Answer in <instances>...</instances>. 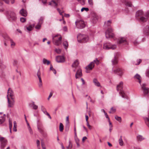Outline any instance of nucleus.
Segmentation results:
<instances>
[{"label":"nucleus","mask_w":149,"mask_h":149,"mask_svg":"<svg viewBox=\"0 0 149 149\" xmlns=\"http://www.w3.org/2000/svg\"><path fill=\"white\" fill-rule=\"evenodd\" d=\"M123 83L120 82L119 84L117 86V90L118 91H119V94L121 97L124 98H127V96L125 92L123 91Z\"/></svg>","instance_id":"1"},{"label":"nucleus","mask_w":149,"mask_h":149,"mask_svg":"<svg viewBox=\"0 0 149 149\" xmlns=\"http://www.w3.org/2000/svg\"><path fill=\"white\" fill-rule=\"evenodd\" d=\"M143 15V12L142 10H139L136 13V18L139 19L142 22H145L147 21V19L142 16Z\"/></svg>","instance_id":"2"},{"label":"nucleus","mask_w":149,"mask_h":149,"mask_svg":"<svg viewBox=\"0 0 149 149\" xmlns=\"http://www.w3.org/2000/svg\"><path fill=\"white\" fill-rule=\"evenodd\" d=\"M77 38L78 42L80 43L86 42L89 40L88 36L86 35H82L81 34L78 35L77 36Z\"/></svg>","instance_id":"3"},{"label":"nucleus","mask_w":149,"mask_h":149,"mask_svg":"<svg viewBox=\"0 0 149 149\" xmlns=\"http://www.w3.org/2000/svg\"><path fill=\"white\" fill-rule=\"evenodd\" d=\"M7 17L10 20L15 21L17 19L16 14L13 11L9 10L7 12Z\"/></svg>","instance_id":"4"},{"label":"nucleus","mask_w":149,"mask_h":149,"mask_svg":"<svg viewBox=\"0 0 149 149\" xmlns=\"http://www.w3.org/2000/svg\"><path fill=\"white\" fill-rule=\"evenodd\" d=\"M100 63V61L98 60L97 58H96L93 61L91 62L86 67L87 70H91L94 67L95 64L97 65H98Z\"/></svg>","instance_id":"5"},{"label":"nucleus","mask_w":149,"mask_h":149,"mask_svg":"<svg viewBox=\"0 0 149 149\" xmlns=\"http://www.w3.org/2000/svg\"><path fill=\"white\" fill-rule=\"evenodd\" d=\"M116 48V45H112L110 43H108L104 44V45L103 48L106 49H114Z\"/></svg>","instance_id":"6"},{"label":"nucleus","mask_w":149,"mask_h":149,"mask_svg":"<svg viewBox=\"0 0 149 149\" xmlns=\"http://www.w3.org/2000/svg\"><path fill=\"white\" fill-rule=\"evenodd\" d=\"M105 36L107 38H113L114 34L113 33L112 29L111 28L108 29L105 32Z\"/></svg>","instance_id":"7"},{"label":"nucleus","mask_w":149,"mask_h":149,"mask_svg":"<svg viewBox=\"0 0 149 149\" xmlns=\"http://www.w3.org/2000/svg\"><path fill=\"white\" fill-rule=\"evenodd\" d=\"M76 25L78 28L82 29L85 26L84 22L82 20H78L75 22Z\"/></svg>","instance_id":"8"},{"label":"nucleus","mask_w":149,"mask_h":149,"mask_svg":"<svg viewBox=\"0 0 149 149\" xmlns=\"http://www.w3.org/2000/svg\"><path fill=\"white\" fill-rule=\"evenodd\" d=\"M141 89L145 96L147 95L149 93V88L146 87V84H145L141 85Z\"/></svg>","instance_id":"9"},{"label":"nucleus","mask_w":149,"mask_h":149,"mask_svg":"<svg viewBox=\"0 0 149 149\" xmlns=\"http://www.w3.org/2000/svg\"><path fill=\"white\" fill-rule=\"evenodd\" d=\"M0 142L1 143V148L3 149L7 144V141L3 137H0Z\"/></svg>","instance_id":"10"},{"label":"nucleus","mask_w":149,"mask_h":149,"mask_svg":"<svg viewBox=\"0 0 149 149\" xmlns=\"http://www.w3.org/2000/svg\"><path fill=\"white\" fill-rule=\"evenodd\" d=\"M65 58L63 56H58L56 57V60L58 63H63L65 61Z\"/></svg>","instance_id":"11"},{"label":"nucleus","mask_w":149,"mask_h":149,"mask_svg":"<svg viewBox=\"0 0 149 149\" xmlns=\"http://www.w3.org/2000/svg\"><path fill=\"white\" fill-rule=\"evenodd\" d=\"M112 71L114 73H117L118 75L121 76L123 74V72L122 70L119 67H116V69L112 68Z\"/></svg>","instance_id":"12"},{"label":"nucleus","mask_w":149,"mask_h":149,"mask_svg":"<svg viewBox=\"0 0 149 149\" xmlns=\"http://www.w3.org/2000/svg\"><path fill=\"white\" fill-rule=\"evenodd\" d=\"M57 36V35L55 36L53 38V41L54 43V44L57 45H59L61 42L62 38L61 37H59L58 40H55V38Z\"/></svg>","instance_id":"13"},{"label":"nucleus","mask_w":149,"mask_h":149,"mask_svg":"<svg viewBox=\"0 0 149 149\" xmlns=\"http://www.w3.org/2000/svg\"><path fill=\"white\" fill-rule=\"evenodd\" d=\"M41 72L40 69H39L38 71L37 72V75L38 76V78L39 80V83L38 84L39 86L40 87H41L42 86V83L41 80Z\"/></svg>","instance_id":"14"},{"label":"nucleus","mask_w":149,"mask_h":149,"mask_svg":"<svg viewBox=\"0 0 149 149\" xmlns=\"http://www.w3.org/2000/svg\"><path fill=\"white\" fill-rule=\"evenodd\" d=\"M8 107H13L15 101L11 99L12 100H10L9 98L8 97Z\"/></svg>","instance_id":"15"},{"label":"nucleus","mask_w":149,"mask_h":149,"mask_svg":"<svg viewBox=\"0 0 149 149\" xmlns=\"http://www.w3.org/2000/svg\"><path fill=\"white\" fill-rule=\"evenodd\" d=\"M82 71L81 69H79L77 70V72L75 74V77L76 79L79 78L82 76Z\"/></svg>","instance_id":"16"},{"label":"nucleus","mask_w":149,"mask_h":149,"mask_svg":"<svg viewBox=\"0 0 149 149\" xmlns=\"http://www.w3.org/2000/svg\"><path fill=\"white\" fill-rule=\"evenodd\" d=\"M8 94L7 96L8 97V95L10 97L11 99H13L14 93L13 91L10 88H9L8 90Z\"/></svg>","instance_id":"17"},{"label":"nucleus","mask_w":149,"mask_h":149,"mask_svg":"<svg viewBox=\"0 0 149 149\" xmlns=\"http://www.w3.org/2000/svg\"><path fill=\"white\" fill-rule=\"evenodd\" d=\"M118 44L124 43L125 44H127V42L126 39L125 38H121L119 40H118Z\"/></svg>","instance_id":"18"},{"label":"nucleus","mask_w":149,"mask_h":149,"mask_svg":"<svg viewBox=\"0 0 149 149\" xmlns=\"http://www.w3.org/2000/svg\"><path fill=\"white\" fill-rule=\"evenodd\" d=\"M111 62L113 65H116L118 63V58L115 55H114V58L112 59Z\"/></svg>","instance_id":"19"},{"label":"nucleus","mask_w":149,"mask_h":149,"mask_svg":"<svg viewBox=\"0 0 149 149\" xmlns=\"http://www.w3.org/2000/svg\"><path fill=\"white\" fill-rule=\"evenodd\" d=\"M143 32L147 35H149V26H146L145 27Z\"/></svg>","instance_id":"20"},{"label":"nucleus","mask_w":149,"mask_h":149,"mask_svg":"<svg viewBox=\"0 0 149 149\" xmlns=\"http://www.w3.org/2000/svg\"><path fill=\"white\" fill-rule=\"evenodd\" d=\"M19 13L22 15L24 17H26L27 15L26 11L24 9H22L19 11Z\"/></svg>","instance_id":"21"},{"label":"nucleus","mask_w":149,"mask_h":149,"mask_svg":"<svg viewBox=\"0 0 149 149\" xmlns=\"http://www.w3.org/2000/svg\"><path fill=\"white\" fill-rule=\"evenodd\" d=\"M58 4L54 0H52L49 3V5L53 6L55 7L57 6Z\"/></svg>","instance_id":"22"},{"label":"nucleus","mask_w":149,"mask_h":149,"mask_svg":"<svg viewBox=\"0 0 149 149\" xmlns=\"http://www.w3.org/2000/svg\"><path fill=\"white\" fill-rule=\"evenodd\" d=\"M143 119L146 125L149 127V118L147 117H143Z\"/></svg>","instance_id":"23"},{"label":"nucleus","mask_w":149,"mask_h":149,"mask_svg":"<svg viewBox=\"0 0 149 149\" xmlns=\"http://www.w3.org/2000/svg\"><path fill=\"white\" fill-rule=\"evenodd\" d=\"M134 78L138 80V82L139 83L141 84V77L138 74H136L134 76Z\"/></svg>","instance_id":"24"},{"label":"nucleus","mask_w":149,"mask_h":149,"mask_svg":"<svg viewBox=\"0 0 149 149\" xmlns=\"http://www.w3.org/2000/svg\"><path fill=\"white\" fill-rule=\"evenodd\" d=\"M93 82L94 83L95 85L98 87L100 86V83L96 79H94L93 80Z\"/></svg>","instance_id":"25"},{"label":"nucleus","mask_w":149,"mask_h":149,"mask_svg":"<svg viewBox=\"0 0 149 149\" xmlns=\"http://www.w3.org/2000/svg\"><path fill=\"white\" fill-rule=\"evenodd\" d=\"M118 142L119 145L121 146H122L123 145V141L122 139V136H120V138L118 140Z\"/></svg>","instance_id":"26"},{"label":"nucleus","mask_w":149,"mask_h":149,"mask_svg":"<svg viewBox=\"0 0 149 149\" xmlns=\"http://www.w3.org/2000/svg\"><path fill=\"white\" fill-rule=\"evenodd\" d=\"M79 64V62L77 60H76L74 61L72 64V67H76L78 66Z\"/></svg>","instance_id":"27"},{"label":"nucleus","mask_w":149,"mask_h":149,"mask_svg":"<svg viewBox=\"0 0 149 149\" xmlns=\"http://www.w3.org/2000/svg\"><path fill=\"white\" fill-rule=\"evenodd\" d=\"M137 139L138 141H141L144 139L142 136L139 135L137 136Z\"/></svg>","instance_id":"28"},{"label":"nucleus","mask_w":149,"mask_h":149,"mask_svg":"<svg viewBox=\"0 0 149 149\" xmlns=\"http://www.w3.org/2000/svg\"><path fill=\"white\" fill-rule=\"evenodd\" d=\"M111 22L110 20H108L107 21L105 22L104 23V25L105 26L108 27L111 25Z\"/></svg>","instance_id":"29"},{"label":"nucleus","mask_w":149,"mask_h":149,"mask_svg":"<svg viewBox=\"0 0 149 149\" xmlns=\"http://www.w3.org/2000/svg\"><path fill=\"white\" fill-rule=\"evenodd\" d=\"M43 63L44 64H47L48 65L50 63V62L46 59L44 58L43 60Z\"/></svg>","instance_id":"30"},{"label":"nucleus","mask_w":149,"mask_h":149,"mask_svg":"<svg viewBox=\"0 0 149 149\" xmlns=\"http://www.w3.org/2000/svg\"><path fill=\"white\" fill-rule=\"evenodd\" d=\"M13 123H14V127H13V131L14 132H16L17 131V125L16 122L15 121H14L13 122Z\"/></svg>","instance_id":"31"},{"label":"nucleus","mask_w":149,"mask_h":149,"mask_svg":"<svg viewBox=\"0 0 149 149\" xmlns=\"http://www.w3.org/2000/svg\"><path fill=\"white\" fill-rule=\"evenodd\" d=\"M41 110L45 114L47 113L46 108L43 106H41Z\"/></svg>","instance_id":"32"},{"label":"nucleus","mask_w":149,"mask_h":149,"mask_svg":"<svg viewBox=\"0 0 149 149\" xmlns=\"http://www.w3.org/2000/svg\"><path fill=\"white\" fill-rule=\"evenodd\" d=\"M5 121V117L4 116L0 117V125L1 124Z\"/></svg>","instance_id":"33"},{"label":"nucleus","mask_w":149,"mask_h":149,"mask_svg":"<svg viewBox=\"0 0 149 149\" xmlns=\"http://www.w3.org/2000/svg\"><path fill=\"white\" fill-rule=\"evenodd\" d=\"M63 45L65 49H66L68 47V42L67 41H65L63 43Z\"/></svg>","instance_id":"34"},{"label":"nucleus","mask_w":149,"mask_h":149,"mask_svg":"<svg viewBox=\"0 0 149 149\" xmlns=\"http://www.w3.org/2000/svg\"><path fill=\"white\" fill-rule=\"evenodd\" d=\"M9 127L10 128V133H11V129L12 127V122L10 120H9Z\"/></svg>","instance_id":"35"},{"label":"nucleus","mask_w":149,"mask_h":149,"mask_svg":"<svg viewBox=\"0 0 149 149\" xmlns=\"http://www.w3.org/2000/svg\"><path fill=\"white\" fill-rule=\"evenodd\" d=\"M63 130V125L61 123H60L59 130L60 132H62Z\"/></svg>","instance_id":"36"},{"label":"nucleus","mask_w":149,"mask_h":149,"mask_svg":"<svg viewBox=\"0 0 149 149\" xmlns=\"http://www.w3.org/2000/svg\"><path fill=\"white\" fill-rule=\"evenodd\" d=\"M115 119L118 122H121V117L118 116H115Z\"/></svg>","instance_id":"37"},{"label":"nucleus","mask_w":149,"mask_h":149,"mask_svg":"<svg viewBox=\"0 0 149 149\" xmlns=\"http://www.w3.org/2000/svg\"><path fill=\"white\" fill-rule=\"evenodd\" d=\"M72 145L70 141H69V145L68 146L66 147L67 149H71L72 148Z\"/></svg>","instance_id":"38"},{"label":"nucleus","mask_w":149,"mask_h":149,"mask_svg":"<svg viewBox=\"0 0 149 149\" xmlns=\"http://www.w3.org/2000/svg\"><path fill=\"white\" fill-rule=\"evenodd\" d=\"M32 106L33 108L34 109H38V106L34 104V102H33L32 103Z\"/></svg>","instance_id":"39"},{"label":"nucleus","mask_w":149,"mask_h":149,"mask_svg":"<svg viewBox=\"0 0 149 149\" xmlns=\"http://www.w3.org/2000/svg\"><path fill=\"white\" fill-rule=\"evenodd\" d=\"M44 18L43 17H41L39 20L38 23L42 24L43 22Z\"/></svg>","instance_id":"40"},{"label":"nucleus","mask_w":149,"mask_h":149,"mask_svg":"<svg viewBox=\"0 0 149 149\" xmlns=\"http://www.w3.org/2000/svg\"><path fill=\"white\" fill-rule=\"evenodd\" d=\"M41 24L38 23V24L35 26V28L39 30L40 29Z\"/></svg>","instance_id":"41"},{"label":"nucleus","mask_w":149,"mask_h":149,"mask_svg":"<svg viewBox=\"0 0 149 149\" xmlns=\"http://www.w3.org/2000/svg\"><path fill=\"white\" fill-rule=\"evenodd\" d=\"M141 61H141V59H137L136 61V63H135L134 64H135V65H139L141 62Z\"/></svg>","instance_id":"42"},{"label":"nucleus","mask_w":149,"mask_h":149,"mask_svg":"<svg viewBox=\"0 0 149 149\" xmlns=\"http://www.w3.org/2000/svg\"><path fill=\"white\" fill-rule=\"evenodd\" d=\"M82 5H84L85 4V0H77Z\"/></svg>","instance_id":"43"},{"label":"nucleus","mask_w":149,"mask_h":149,"mask_svg":"<svg viewBox=\"0 0 149 149\" xmlns=\"http://www.w3.org/2000/svg\"><path fill=\"white\" fill-rule=\"evenodd\" d=\"M0 67L2 68H4L6 67V66L3 64V62L1 60H0Z\"/></svg>","instance_id":"44"},{"label":"nucleus","mask_w":149,"mask_h":149,"mask_svg":"<svg viewBox=\"0 0 149 149\" xmlns=\"http://www.w3.org/2000/svg\"><path fill=\"white\" fill-rule=\"evenodd\" d=\"M88 3L91 6H92L93 4V0H88Z\"/></svg>","instance_id":"45"},{"label":"nucleus","mask_w":149,"mask_h":149,"mask_svg":"<svg viewBox=\"0 0 149 149\" xmlns=\"http://www.w3.org/2000/svg\"><path fill=\"white\" fill-rule=\"evenodd\" d=\"M33 28V26L31 25H30L29 26L26 27V29L29 31H31Z\"/></svg>","instance_id":"46"},{"label":"nucleus","mask_w":149,"mask_h":149,"mask_svg":"<svg viewBox=\"0 0 149 149\" xmlns=\"http://www.w3.org/2000/svg\"><path fill=\"white\" fill-rule=\"evenodd\" d=\"M85 10L86 11H88L89 10V9L87 8H82L81 9V11L83 12L84 10Z\"/></svg>","instance_id":"47"},{"label":"nucleus","mask_w":149,"mask_h":149,"mask_svg":"<svg viewBox=\"0 0 149 149\" xmlns=\"http://www.w3.org/2000/svg\"><path fill=\"white\" fill-rule=\"evenodd\" d=\"M125 5L129 7H131L132 6V3L130 2H125Z\"/></svg>","instance_id":"48"},{"label":"nucleus","mask_w":149,"mask_h":149,"mask_svg":"<svg viewBox=\"0 0 149 149\" xmlns=\"http://www.w3.org/2000/svg\"><path fill=\"white\" fill-rule=\"evenodd\" d=\"M74 139L76 143L79 142V140L78 138L77 135L74 136Z\"/></svg>","instance_id":"49"},{"label":"nucleus","mask_w":149,"mask_h":149,"mask_svg":"<svg viewBox=\"0 0 149 149\" xmlns=\"http://www.w3.org/2000/svg\"><path fill=\"white\" fill-rule=\"evenodd\" d=\"M17 61L16 60H14L13 62V64L14 66H16L17 65Z\"/></svg>","instance_id":"50"},{"label":"nucleus","mask_w":149,"mask_h":149,"mask_svg":"<svg viewBox=\"0 0 149 149\" xmlns=\"http://www.w3.org/2000/svg\"><path fill=\"white\" fill-rule=\"evenodd\" d=\"M20 20L21 22H24L26 21V19L24 17H21L20 19Z\"/></svg>","instance_id":"51"},{"label":"nucleus","mask_w":149,"mask_h":149,"mask_svg":"<svg viewBox=\"0 0 149 149\" xmlns=\"http://www.w3.org/2000/svg\"><path fill=\"white\" fill-rule=\"evenodd\" d=\"M56 52L58 54H59L61 52V50L60 49H55Z\"/></svg>","instance_id":"52"},{"label":"nucleus","mask_w":149,"mask_h":149,"mask_svg":"<svg viewBox=\"0 0 149 149\" xmlns=\"http://www.w3.org/2000/svg\"><path fill=\"white\" fill-rule=\"evenodd\" d=\"M28 129L30 132V133L31 134H33V132L30 126H29V127H28Z\"/></svg>","instance_id":"53"},{"label":"nucleus","mask_w":149,"mask_h":149,"mask_svg":"<svg viewBox=\"0 0 149 149\" xmlns=\"http://www.w3.org/2000/svg\"><path fill=\"white\" fill-rule=\"evenodd\" d=\"M74 136H76L77 135V132H76V125L75 123L74 124Z\"/></svg>","instance_id":"54"},{"label":"nucleus","mask_w":149,"mask_h":149,"mask_svg":"<svg viewBox=\"0 0 149 149\" xmlns=\"http://www.w3.org/2000/svg\"><path fill=\"white\" fill-rule=\"evenodd\" d=\"M10 41L11 43V46H14L15 45V42L13 41V40L12 39H10Z\"/></svg>","instance_id":"55"},{"label":"nucleus","mask_w":149,"mask_h":149,"mask_svg":"<svg viewBox=\"0 0 149 149\" xmlns=\"http://www.w3.org/2000/svg\"><path fill=\"white\" fill-rule=\"evenodd\" d=\"M146 76L148 77H149V69H148L146 71Z\"/></svg>","instance_id":"56"},{"label":"nucleus","mask_w":149,"mask_h":149,"mask_svg":"<svg viewBox=\"0 0 149 149\" xmlns=\"http://www.w3.org/2000/svg\"><path fill=\"white\" fill-rule=\"evenodd\" d=\"M57 10H58V12L61 15H62L63 16V15H62V13H63V12H61V10H60V9L59 8H57Z\"/></svg>","instance_id":"57"},{"label":"nucleus","mask_w":149,"mask_h":149,"mask_svg":"<svg viewBox=\"0 0 149 149\" xmlns=\"http://www.w3.org/2000/svg\"><path fill=\"white\" fill-rule=\"evenodd\" d=\"M53 95V93L52 92H50L49 94V95L47 98L48 100H49L50 98Z\"/></svg>","instance_id":"58"},{"label":"nucleus","mask_w":149,"mask_h":149,"mask_svg":"<svg viewBox=\"0 0 149 149\" xmlns=\"http://www.w3.org/2000/svg\"><path fill=\"white\" fill-rule=\"evenodd\" d=\"M146 16L147 17L149 18V10L146 13Z\"/></svg>","instance_id":"59"},{"label":"nucleus","mask_w":149,"mask_h":149,"mask_svg":"<svg viewBox=\"0 0 149 149\" xmlns=\"http://www.w3.org/2000/svg\"><path fill=\"white\" fill-rule=\"evenodd\" d=\"M134 44L135 45H136L137 44H139V43L137 41V40H135L134 42Z\"/></svg>","instance_id":"60"},{"label":"nucleus","mask_w":149,"mask_h":149,"mask_svg":"<svg viewBox=\"0 0 149 149\" xmlns=\"http://www.w3.org/2000/svg\"><path fill=\"white\" fill-rule=\"evenodd\" d=\"M63 30L64 31H67V28L66 26H64L63 28Z\"/></svg>","instance_id":"61"},{"label":"nucleus","mask_w":149,"mask_h":149,"mask_svg":"<svg viewBox=\"0 0 149 149\" xmlns=\"http://www.w3.org/2000/svg\"><path fill=\"white\" fill-rule=\"evenodd\" d=\"M87 139V138L86 137L84 136L82 138V141L83 142H84V141L86 139Z\"/></svg>","instance_id":"62"},{"label":"nucleus","mask_w":149,"mask_h":149,"mask_svg":"<svg viewBox=\"0 0 149 149\" xmlns=\"http://www.w3.org/2000/svg\"><path fill=\"white\" fill-rule=\"evenodd\" d=\"M38 130L41 133H42L43 132V130L40 128L38 127Z\"/></svg>","instance_id":"63"},{"label":"nucleus","mask_w":149,"mask_h":149,"mask_svg":"<svg viewBox=\"0 0 149 149\" xmlns=\"http://www.w3.org/2000/svg\"><path fill=\"white\" fill-rule=\"evenodd\" d=\"M41 145H42V149H45V146H44V143H42Z\"/></svg>","instance_id":"64"}]
</instances>
